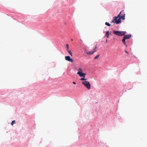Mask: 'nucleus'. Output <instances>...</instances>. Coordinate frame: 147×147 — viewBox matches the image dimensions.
Wrapping results in <instances>:
<instances>
[{
  "instance_id": "f257e3e1",
  "label": "nucleus",
  "mask_w": 147,
  "mask_h": 147,
  "mask_svg": "<svg viewBox=\"0 0 147 147\" xmlns=\"http://www.w3.org/2000/svg\"><path fill=\"white\" fill-rule=\"evenodd\" d=\"M122 11L120 12L117 15V16H115L114 17V19L111 22V23H116L117 24L121 22V21L120 20V19H119L118 20V18L119 17L121 13H122Z\"/></svg>"
},
{
  "instance_id": "f03ea898",
  "label": "nucleus",
  "mask_w": 147,
  "mask_h": 147,
  "mask_svg": "<svg viewBox=\"0 0 147 147\" xmlns=\"http://www.w3.org/2000/svg\"><path fill=\"white\" fill-rule=\"evenodd\" d=\"M113 33L117 36H122L126 34V32L114 30L113 31Z\"/></svg>"
},
{
  "instance_id": "7ed1b4c3",
  "label": "nucleus",
  "mask_w": 147,
  "mask_h": 147,
  "mask_svg": "<svg viewBox=\"0 0 147 147\" xmlns=\"http://www.w3.org/2000/svg\"><path fill=\"white\" fill-rule=\"evenodd\" d=\"M82 84L84 86L88 89H90V85L88 81H84L82 82Z\"/></svg>"
},
{
  "instance_id": "20e7f679",
  "label": "nucleus",
  "mask_w": 147,
  "mask_h": 147,
  "mask_svg": "<svg viewBox=\"0 0 147 147\" xmlns=\"http://www.w3.org/2000/svg\"><path fill=\"white\" fill-rule=\"evenodd\" d=\"M77 74H78L81 77H85V76L86 75V73H83L82 72L80 71H78Z\"/></svg>"
},
{
  "instance_id": "39448f33",
  "label": "nucleus",
  "mask_w": 147,
  "mask_h": 147,
  "mask_svg": "<svg viewBox=\"0 0 147 147\" xmlns=\"http://www.w3.org/2000/svg\"><path fill=\"white\" fill-rule=\"evenodd\" d=\"M122 13H121V16H119V19H120V20L121 21V19H122L123 20H124L125 19V13L123 12V11H122Z\"/></svg>"
},
{
  "instance_id": "423d86ee",
  "label": "nucleus",
  "mask_w": 147,
  "mask_h": 147,
  "mask_svg": "<svg viewBox=\"0 0 147 147\" xmlns=\"http://www.w3.org/2000/svg\"><path fill=\"white\" fill-rule=\"evenodd\" d=\"M65 59L66 60L69 61L70 62H73V60L71 59L69 56H65Z\"/></svg>"
},
{
  "instance_id": "0eeeda50",
  "label": "nucleus",
  "mask_w": 147,
  "mask_h": 147,
  "mask_svg": "<svg viewBox=\"0 0 147 147\" xmlns=\"http://www.w3.org/2000/svg\"><path fill=\"white\" fill-rule=\"evenodd\" d=\"M131 36V34L129 35H124L123 37V38H124L125 39H129Z\"/></svg>"
},
{
  "instance_id": "6e6552de",
  "label": "nucleus",
  "mask_w": 147,
  "mask_h": 147,
  "mask_svg": "<svg viewBox=\"0 0 147 147\" xmlns=\"http://www.w3.org/2000/svg\"><path fill=\"white\" fill-rule=\"evenodd\" d=\"M126 39H125L124 38H123V39L122 40V42H123V43L124 45L125 46H126V47L127 46L126 45V43L125 42V40Z\"/></svg>"
},
{
  "instance_id": "1a4fd4ad",
  "label": "nucleus",
  "mask_w": 147,
  "mask_h": 147,
  "mask_svg": "<svg viewBox=\"0 0 147 147\" xmlns=\"http://www.w3.org/2000/svg\"><path fill=\"white\" fill-rule=\"evenodd\" d=\"M109 31H107L106 32V34L104 37H105V36H107V38H109Z\"/></svg>"
},
{
  "instance_id": "9d476101",
  "label": "nucleus",
  "mask_w": 147,
  "mask_h": 147,
  "mask_svg": "<svg viewBox=\"0 0 147 147\" xmlns=\"http://www.w3.org/2000/svg\"><path fill=\"white\" fill-rule=\"evenodd\" d=\"M94 53L91 51L90 52H86L87 54L88 55H91L92 54Z\"/></svg>"
},
{
  "instance_id": "9b49d317",
  "label": "nucleus",
  "mask_w": 147,
  "mask_h": 147,
  "mask_svg": "<svg viewBox=\"0 0 147 147\" xmlns=\"http://www.w3.org/2000/svg\"><path fill=\"white\" fill-rule=\"evenodd\" d=\"M97 50V47H95L93 50L92 51L93 53L96 52Z\"/></svg>"
},
{
  "instance_id": "f8f14e48",
  "label": "nucleus",
  "mask_w": 147,
  "mask_h": 147,
  "mask_svg": "<svg viewBox=\"0 0 147 147\" xmlns=\"http://www.w3.org/2000/svg\"><path fill=\"white\" fill-rule=\"evenodd\" d=\"M67 51L71 56H72V52L71 51H70L69 50H68Z\"/></svg>"
},
{
  "instance_id": "ddd939ff",
  "label": "nucleus",
  "mask_w": 147,
  "mask_h": 147,
  "mask_svg": "<svg viewBox=\"0 0 147 147\" xmlns=\"http://www.w3.org/2000/svg\"><path fill=\"white\" fill-rule=\"evenodd\" d=\"M16 123V122H15V120H13V121L12 122H11V125H13V124L14 123Z\"/></svg>"
},
{
  "instance_id": "4468645a",
  "label": "nucleus",
  "mask_w": 147,
  "mask_h": 147,
  "mask_svg": "<svg viewBox=\"0 0 147 147\" xmlns=\"http://www.w3.org/2000/svg\"><path fill=\"white\" fill-rule=\"evenodd\" d=\"M105 24L106 25H107L108 26H111V24H110L109 23H107V22H106L105 23Z\"/></svg>"
},
{
  "instance_id": "2eb2a0df",
  "label": "nucleus",
  "mask_w": 147,
  "mask_h": 147,
  "mask_svg": "<svg viewBox=\"0 0 147 147\" xmlns=\"http://www.w3.org/2000/svg\"><path fill=\"white\" fill-rule=\"evenodd\" d=\"M66 47H67V51L68 50H69V46L67 44H66Z\"/></svg>"
},
{
  "instance_id": "dca6fc26",
  "label": "nucleus",
  "mask_w": 147,
  "mask_h": 147,
  "mask_svg": "<svg viewBox=\"0 0 147 147\" xmlns=\"http://www.w3.org/2000/svg\"><path fill=\"white\" fill-rule=\"evenodd\" d=\"M84 78H81L80 79V80H85V81H86V79H85Z\"/></svg>"
},
{
  "instance_id": "f3484780",
  "label": "nucleus",
  "mask_w": 147,
  "mask_h": 147,
  "mask_svg": "<svg viewBox=\"0 0 147 147\" xmlns=\"http://www.w3.org/2000/svg\"><path fill=\"white\" fill-rule=\"evenodd\" d=\"M99 55H97V56H96L94 58V59H97L99 57Z\"/></svg>"
},
{
  "instance_id": "a211bd4d",
  "label": "nucleus",
  "mask_w": 147,
  "mask_h": 147,
  "mask_svg": "<svg viewBox=\"0 0 147 147\" xmlns=\"http://www.w3.org/2000/svg\"><path fill=\"white\" fill-rule=\"evenodd\" d=\"M78 70L79 71H80L82 72V69L81 68L79 69H78Z\"/></svg>"
},
{
  "instance_id": "6ab92c4d",
  "label": "nucleus",
  "mask_w": 147,
  "mask_h": 147,
  "mask_svg": "<svg viewBox=\"0 0 147 147\" xmlns=\"http://www.w3.org/2000/svg\"><path fill=\"white\" fill-rule=\"evenodd\" d=\"M125 53H127V54H128V52H127V51H126V50H125Z\"/></svg>"
},
{
  "instance_id": "aec40b11",
  "label": "nucleus",
  "mask_w": 147,
  "mask_h": 147,
  "mask_svg": "<svg viewBox=\"0 0 147 147\" xmlns=\"http://www.w3.org/2000/svg\"><path fill=\"white\" fill-rule=\"evenodd\" d=\"M73 84H76V82H73Z\"/></svg>"
},
{
  "instance_id": "412c9836",
  "label": "nucleus",
  "mask_w": 147,
  "mask_h": 147,
  "mask_svg": "<svg viewBox=\"0 0 147 147\" xmlns=\"http://www.w3.org/2000/svg\"><path fill=\"white\" fill-rule=\"evenodd\" d=\"M71 40L72 41L73 40V39H71Z\"/></svg>"
},
{
  "instance_id": "4be33fe9",
  "label": "nucleus",
  "mask_w": 147,
  "mask_h": 147,
  "mask_svg": "<svg viewBox=\"0 0 147 147\" xmlns=\"http://www.w3.org/2000/svg\"><path fill=\"white\" fill-rule=\"evenodd\" d=\"M106 42H107V40H106Z\"/></svg>"
}]
</instances>
